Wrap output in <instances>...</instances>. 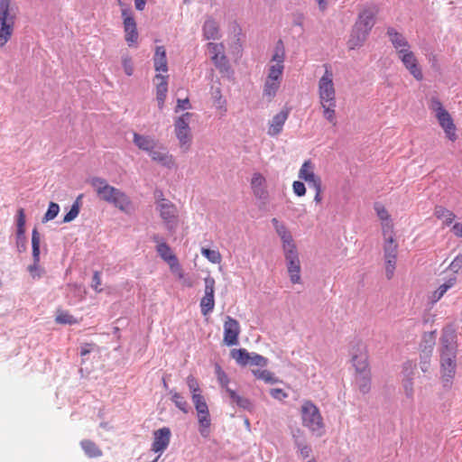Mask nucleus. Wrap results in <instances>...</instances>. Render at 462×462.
<instances>
[{"instance_id": "1", "label": "nucleus", "mask_w": 462, "mask_h": 462, "mask_svg": "<svg viewBox=\"0 0 462 462\" xmlns=\"http://www.w3.org/2000/svg\"><path fill=\"white\" fill-rule=\"evenodd\" d=\"M457 333L452 325L445 326L439 338V373L440 382L445 391H449L457 368Z\"/></svg>"}, {"instance_id": "2", "label": "nucleus", "mask_w": 462, "mask_h": 462, "mask_svg": "<svg viewBox=\"0 0 462 462\" xmlns=\"http://www.w3.org/2000/svg\"><path fill=\"white\" fill-rule=\"evenodd\" d=\"M99 199L114 205L121 211H126L131 205L129 197L121 189L109 185L106 179L93 177L89 180Z\"/></svg>"}, {"instance_id": "3", "label": "nucleus", "mask_w": 462, "mask_h": 462, "mask_svg": "<svg viewBox=\"0 0 462 462\" xmlns=\"http://www.w3.org/2000/svg\"><path fill=\"white\" fill-rule=\"evenodd\" d=\"M302 425L313 434L320 437L325 427L319 408L311 402L305 401L300 409Z\"/></svg>"}, {"instance_id": "4", "label": "nucleus", "mask_w": 462, "mask_h": 462, "mask_svg": "<svg viewBox=\"0 0 462 462\" xmlns=\"http://www.w3.org/2000/svg\"><path fill=\"white\" fill-rule=\"evenodd\" d=\"M15 17L11 0H0V47H4L11 39Z\"/></svg>"}, {"instance_id": "5", "label": "nucleus", "mask_w": 462, "mask_h": 462, "mask_svg": "<svg viewBox=\"0 0 462 462\" xmlns=\"http://www.w3.org/2000/svg\"><path fill=\"white\" fill-rule=\"evenodd\" d=\"M230 355L241 366L265 367L268 365V359L266 357L254 352L250 353L245 348L232 349Z\"/></svg>"}, {"instance_id": "6", "label": "nucleus", "mask_w": 462, "mask_h": 462, "mask_svg": "<svg viewBox=\"0 0 462 462\" xmlns=\"http://www.w3.org/2000/svg\"><path fill=\"white\" fill-rule=\"evenodd\" d=\"M191 116V113L186 112L176 118L174 123L176 137L184 152L189 149L191 143V134L189 125Z\"/></svg>"}, {"instance_id": "7", "label": "nucleus", "mask_w": 462, "mask_h": 462, "mask_svg": "<svg viewBox=\"0 0 462 462\" xmlns=\"http://www.w3.org/2000/svg\"><path fill=\"white\" fill-rule=\"evenodd\" d=\"M319 96L320 104L336 102V91L333 83V72L330 67L325 65L324 75L319 81Z\"/></svg>"}, {"instance_id": "8", "label": "nucleus", "mask_w": 462, "mask_h": 462, "mask_svg": "<svg viewBox=\"0 0 462 462\" xmlns=\"http://www.w3.org/2000/svg\"><path fill=\"white\" fill-rule=\"evenodd\" d=\"M351 362L356 369V373L362 374L370 372L368 366V356L365 347L361 342H357L351 347Z\"/></svg>"}, {"instance_id": "9", "label": "nucleus", "mask_w": 462, "mask_h": 462, "mask_svg": "<svg viewBox=\"0 0 462 462\" xmlns=\"http://www.w3.org/2000/svg\"><path fill=\"white\" fill-rule=\"evenodd\" d=\"M158 208L160 216L166 225V228L171 233L175 232L177 227V208L175 205L162 199L158 204Z\"/></svg>"}, {"instance_id": "10", "label": "nucleus", "mask_w": 462, "mask_h": 462, "mask_svg": "<svg viewBox=\"0 0 462 462\" xmlns=\"http://www.w3.org/2000/svg\"><path fill=\"white\" fill-rule=\"evenodd\" d=\"M290 280L293 284L300 282V263L296 248L284 251Z\"/></svg>"}, {"instance_id": "11", "label": "nucleus", "mask_w": 462, "mask_h": 462, "mask_svg": "<svg viewBox=\"0 0 462 462\" xmlns=\"http://www.w3.org/2000/svg\"><path fill=\"white\" fill-rule=\"evenodd\" d=\"M205 283V295L200 300L201 313L206 316L214 310L215 307V279L211 276H207L204 279Z\"/></svg>"}, {"instance_id": "12", "label": "nucleus", "mask_w": 462, "mask_h": 462, "mask_svg": "<svg viewBox=\"0 0 462 462\" xmlns=\"http://www.w3.org/2000/svg\"><path fill=\"white\" fill-rule=\"evenodd\" d=\"M239 334V322L236 319L226 316L224 322V343L229 346L237 345Z\"/></svg>"}, {"instance_id": "13", "label": "nucleus", "mask_w": 462, "mask_h": 462, "mask_svg": "<svg viewBox=\"0 0 462 462\" xmlns=\"http://www.w3.org/2000/svg\"><path fill=\"white\" fill-rule=\"evenodd\" d=\"M399 56L405 68L417 79L421 80L423 78L420 68L418 66V60L412 51L402 49L398 51Z\"/></svg>"}, {"instance_id": "14", "label": "nucleus", "mask_w": 462, "mask_h": 462, "mask_svg": "<svg viewBox=\"0 0 462 462\" xmlns=\"http://www.w3.org/2000/svg\"><path fill=\"white\" fill-rule=\"evenodd\" d=\"M122 16L124 18V29L125 32V41L129 46L137 42L138 32L134 18L132 16L128 9L122 10Z\"/></svg>"}, {"instance_id": "15", "label": "nucleus", "mask_w": 462, "mask_h": 462, "mask_svg": "<svg viewBox=\"0 0 462 462\" xmlns=\"http://www.w3.org/2000/svg\"><path fill=\"white\" fill-rule=\"evenodd\" d=\"M40 243H41V235L38 232L37 228H34L32 232V264L28 266V271L32 274V278L41 277V273L39 271V263H40Z\"/></svg>"}, {"instance_id": "16", "label": "nucleus", "mask_w": 462, "mask_h": 462, "mask_svg": "<svg viewBox=\"0 0 462 462\" xmlns=\"http://www.w3.org/2000/svg\"><path fill=\"white\" fill-rule=\"evenodd\" d=\"M154 439L152 445V450L155 453H162L169 446L171 440V430L167 427H163L155 430Z\"/></svg>"}, {"instance_id": "17", "label": "nucleus", "mask_w": 462, "mask_h": 462, "mask_svg": "<svg viewBox=\"0 0 462 462\" xmlns=\"http://www.w3.org/2000/svg\"><path fill=\"white\" fill-rule=\"evenodd\" d=\"M290 112L291 108L285 106L273 117L268 130L271 136H276L282 133Z\"/></svg>"}, {"instance_id": "18", "label": "nucleus", "mask_w": 462, "mask_h": 462, "mask_svg": "<svg viewBox=\"0 0 462 462\" xmlns=\"http://www.w3.org/2000/svg\"><path fill=\"white\" fill-rule=\"evenodd\" d=\"M436 117L439 125L443 128L447 137L451 141H455L457 139L456 125L450 114L446 110L436 115Z\"/></svg>"}, {"instance_id": "19", "label": "nucleus", "mask_w": 462, "mask_h": 462, "mask_svg": "<svg viewBox=\"0 0 462 462\" xmlns=\"http://www.w3.org/2000/svg\"><path fill=\"white\" fill-rule=\"evenodd\" d=\"M299 177L304 180L310 188H317L321 186V180L313 172V167L310 161L305 162L299 173Z\"/></svg>"}, {"instance_id": "20", "label": "nucleus", "mask_w": 462, "mask_h": 462, "mask_svg": "<svg viewBox=\"0 0 462 462\" xmlns=\"http://www.w3.org/2000/svg\"><path fill=\"white\" fill-rule=\"evenodd\" d=\"M369 32L367 30L360 27L357 24H354L349 40L347 42L348 48L350 50H354L357 47H360L366 41Z\"/></svg>"}, {"instance_id": "21", "label": "nucleus", "mask_w": 462, "mask_h": 462, "mask_svg": "<svg viewBox=\"0 0 462 462\" xmlns=\"http://www.w3.org/2000/svg\"><path fill=\"white\" fill-rule=\"evenodd\" d=\"M265 184V179L261 173H254L253 175L252 180H251V187L254 192V195L263 200V202L266 201L268 198V192L265 189L264 187Z\"/></svg>"}, {"instance_id": "22", "label": "nucleus", "mask_w": 462, "mask_h": 462, "mask_svg": "<svg viewBox=\"0 0 462 462\" xmlns=\"http://www.w3.org/2000/svg\"><path fill=\"white\" fill-rule=\"evenodd\" d=\"M375 23V11L372 8L364 9L358 15L356 24L370 32Z\"/></svg>"}, {"instance_id": "23", "label": "nucleus", "mask_w": 462, "mask_h": 462, "mask_svg": "<svg viewBox=\"0 0 462 462\" xmlns=\"http://www.w3.org/2000/svg\"><path fill=\"white\" fill-rule=\"evenodd\" d=\"M154 79L160 80L156 86V100L158 102L159 108L162 109L168 92L167 77L162 76V74H156Z\"/></svg>"}, {"instance_id": "24", "label": "nucleus", "mask_w": 462, "mask_h": 462, "mask_svg": "<svg viewBox=\"0 0 462 462\" xmlns=\"http://www.w3.org/2000/svg\"><path fill=\"white\" fill-rule=\"evenodd\" d=\"M154 69L159 72L168 71L166 51L163 46H156L153 56Z\"/></svg>"}, {"instance_id": "25", "label": "nucleus", "mask_w": 462, "mask_h": 462, "mask_svg": "<svg viewBox=\"0 0 462 462\" xmlns=\"http://www.w3.org/2000/svg\"><path fill=\"white\" fill-rule=\"evenodd\" d=\"M133 142L140 150L147 152L157 147V143L153 138L137 133H134Z\"/></svg>"}, {"instance_id": "26", "label": "nucleus", "mask_w": 462, "mask_h": 462, "mask_svg": "<svg viewBox=\"0 0 462 462\" xmlns=\"http://www.w3.org/2000/svg\"><path fill=\"white\" fill-rule=\"evenodd\" d=\"M199 420V432L203 438H208L210 434L211 419L209 411L197 412Z\"/></svg>"}, {"instance_id": "27", "label": "nucleus", "mask_w": 462, "mask_h": 462, "mask_svg": "<svg viewBox=\"0 0 462 462\" xmlns=\"http://www.w3.org/2000/svg\"><path fill=\"white\" fill-rule=\"evenodd\" d=\"M156 252L171 267L178 263L176 255L172 254L171 247L166 243H159L156 245Z\"/></svg>"}, {"instance_id": "28", "label": "nucleus", "mask_w": 462, "mask_h": 462, "mask_svg": "<svg viewBox=\"0 0 462 462\" xmlns=\"http://www.w3.org/2000/svg\"><path fill=\"white\" fill-rule=\"evenodd\" d=\"M148 153L152 161L157 162L163 166L170 167L172 163L171 155H170L164 148H160L158 150L154 148L152 149V151H150Z\"/></svg>"}, {"instance_id": "29", "label": "nucleus", "mask_w": 462, "mask_h": 462, "mask_svg": "<svg viewBox=\"0 0 462 462\" xmlns=\"http://www.w3.org/2000/svg\"><path fill=\"white\" fill-rule=\"evenodd\" d=\"M226 393L228 394L231 401L235 402L239 408L246 411L253 410L254 405L248 398L238 395L236 391L230 388H226Z\"/></svg>"}, {"instance_id": "30", "label": "nucleus", "mask_w": 462, "mask_h": 462, "mask_svg": "<svg viewBox=\"0 0 462 462\" xmlns=\"http://www.w3.org/2000/svg\"><path fill=\"white\" fill-rule=\"evenodd\" d=\"M80 447L83 449L87 457L93 458L98 457L103 455L100 448L90 439H83L80 441Z\"/></svg>"}, {"instance_id": "31", "label": "nucleus", "mask_w": 462, "mask_h": 462, "mask_svg": "<svg viewBox=\"0 0 462 462\" xmlns=\"http://www.w3.org/2000/svg\"><path fill=\"white\" fill-rule=\"evenodd\" d=\"M203 34L207 40H216L218 38V24L213 19H208L203 24Z\"/></svg>"}, {"instance_id": "32", "label": "nucleus", "mask_w": 462, "mask_h": 462, "mask_svg": "<svg viewBox=\"0 0 462 462\" xmlns=\"http://www.w3.org/2000/svg\"><path fill=\"white\" fill-rule=\"evenodd\" d=\"M387 35L389 36L390 41L395 49L400 47H410L409 42L405 37L402 33L398 32L394 28H388Z\"/></svg>"}, {"instance_id": "33", "label": "nucleus", "mask_w": 462, "mask_h": 462, "mask_svg": "<svg viewBox=\"0 0 462 462\" xmlns=\"http://www.w3.org/2000/svg\"><path fill=\"white\" fill-rule=\"evenodd\" d=\"M281 82L267 79L264 82L263 96L267 98L268 102H271L276 96V93L280 88Z\"/></svg>"}, {"instance_id": "34", "label": "nucleus", "mask_w": 462, "mask_h": 462, "mask_svg": "<svg viewBox=\"0 0 462 462\" xmlns=\"http://www.w3.org/2000/svg\"><path fill=\"white\" fill-rule=\"evenodd\" d=\"M356 383L359 391L365 394L368 393L371 389V373L357 374L356 377Z\"/></svg>"}, {"instance_id": "35", "label": "nucleus", "mask_w": 462, "mask_h": 462, "mask_svg": "<svg viewBox=\"0 0 462 462\" xmlns=\"http://www.w3.org/2000/svg\"><path fill=\"white\" fill-rule=\"evenodd\" d=\"M84 195L79 194L74 203L72 204L69 211L63 217V223H69L72 220H74L79 214L80 207H81V200L83 199Z\"/></svg>"}, {"instance_id": "36", "label": "nucleus", "mask_w": 462, "mask_h": 462, "mask_svg": "<svg viewBox=\"0 0 462 462\" xmlns=\"http://www.w3.org/2000/svg\"><path fill=\"white\" fill-rule=\"evenodd\" d=\"M276 233L282 241L284 251L290 250L291 248H296L292 236L287 230L285 226H280V229H278Z\"/></svg>"}, {"instance_id": "37", "label": "nucleus", "mask_w": 462, "mask_h": 462, "mask_svg": "<svg viewBox=\"0 0 462 462\" xmlns=\"http://www.w3.org/2000/svg\"><path fill=\"white\" fill-rule=\"evenodd\" d=\"M398 245L394 242L393 237L386 239L383 246L385 260L395 259L397 257Z\"/></svg>"}, {"instance_id": "38", "label": "nucleus", "mask_w": 462, "mask_h": 462, "mask_svg": "<svg viewBox=\"0 0 462 462\" xmlns=\"http://www.w3.org/2000/svg\"><path fill=\"white\" fill-rule=\"evenodd\" d=\"M456 281H457L456 278H450L445 283L441 284L433 292V295H432L433 301L439 300L443 297V295L447 292V291L454 286V284L456 283Z\"/></svg>"}, {"instance_id": "39", "label": "nucleus", "mask_w": 462, "mask_h": 462, "mask_svg": "<svg viewBox=\"0 0 462 462\" xmlns=\"http://www.w3.org/2000/svg\"><path fill=\"white\" fill-rule=\"evenodd\" d=\"M170 394H171V401L174 402L176 407H178L184 413H188L189 407L185 398L180 393L172 390L170 391Z\"/></svg>"}, {"instance_id": "40", "label": "nucleus", "mask_w": 462, "mask_h": 462, "mask_svg": "<svg viewBox=\"0 0 462 462\" xmlns=\"http://www.w3.org/2000/svg\"><path fill=\"white\" fill-rule=\"evenodd\" d=\"M324 111V117L334 125H336V117H335V107H336V102H328L321 104Z\"/></svg>"}, {"instance_id": "41", "label": "nucleus", "mask_w": 462, "mask_h": 462, "mask_svg": "<svg viewBox=\"0 0 462 462\" xmlns=\"http://www.w3.org/2000/svg\"><path fill=\"white\" fill-rule=\"evenodd\" d=\"M432 352L430 349H421L420 367L423 373H427L430 368V357Z\"/></svg>"}, {"instance_id": "42", "label": "nucleus", "mask_w": 462, "mask_h": 462, "mask_svg": "<svg viewBox=\"0 0 462 462\" xmlns=\"http://www.w3.org/2000/svg\"><path fill=\"white\" fill-rule=\"evenodd\" d=\"M283 68L284 67H283L282 63H276L275 65H272L269 68V73L267 76V79L281 82Z\"/></svg>"}, {"instance_id": "43", "label": "nucleus", "mask_w": 462, "mask_h": 462, "mask_svg": "<svg viewBox=\"0 0 462 462\" xmlns=\"http://www.w3.org/2000/svg\"><path fill=\"white\" fill-rule=\"evenodd\" d=\"M285 57V49L283 42L280 39L277 41L274 48V53L273 55L272 60L276 61L277 63H283Z\"/></svg>"}, {"instance_id": "44", "label": "nucleus", "mask_w": 462, "mask_h": 462, "mask_svg": "<svg viewBox=\"0 0 462 462\" xmlns=\"http://www.w3.org/2000/svg\"><path fill=\"white\" fill-rule=\"evenodd\" d=\"M60 212V206L56 202H50L48 209L42 217V223L54 219Z\"/></svg>"}, {"instance_id": "45", "label": "nucleus", "mask_w": 462, "mask_h": 462, "mask_svg": "<svg viewBox=\"0 0 462 462\" xmlns=\"http://www.w3.org/2000/svg\"><path fill=\"white\" fill-rule=\"evenodd\" d=\"M252 372L257 379L263 380L265 383H274L277 382V380L274 378L273 374L268 370L256 369L253 370Z\"/></svg>"}, {"instance_id": "46", "label": "nucleus", "mask_w": 462, "mask_h": 462, "mask_svg": "<svg viewBox=\"0 0 462 462\" xmlns=\"http://www.w3.org/2000/svg\"><path fill=\"white\" fill-rule=\"evenodd\" d=\"M201 254L212 263H219L221 262V254L217 250H212L209 248H202Z\"/></svg>"}, {"instance_id": "47", "label": "nucleus", "mask_w": 462, "mask_h": 462, "mask_svg": "<svg viewBox=\"0 0 462 462\" xmlns=\"http://www.w3.org/2000/svg\"><path fill=\"white\" fill-rule=\"evenodd\" d=\"M56 323L58 324H76L78 323V320L76 318H74L72 315H70L69 312L66 311H60L55 319Z\"/></svg>"}, {"instance_id": "48", "label": "nucleus", "mask_w": 462, "mask_h": 462, "mask_svg": "<svg viewBox=\"0 0 462 462\" xmlns=\"http://www.w3.org/2000/svg\"><path fill=\"white\" fill-rule=\"evenodd\" d=\"M422 342L424 343V346L422 349H430L432 352L433 346H435L436 343V330L424 333L422 337Z\"/></svg>"}, {"instance_id": "49", "label": "nucleus", "mask_w": 462, "mask_h": 462, "mask_svg": "<svg viewBox=\"0 0 462 462\" xmlns=\"http://www.w3.org/2000/svg\"><path fill=\"white\" fill-rule=\"evenodd\" d=\"M192 401L195 406L197 412L208 411V404L201 394H194L192 396Z\"/></svg>"}, {"instance_id": "50", "label": "nucleus", "mask_w": 462, "mask_h": 462, "mask_svg": "<svg viewBox=\"0 0 462 462\" xmlns=\"http://www.w3.org/2000/svg\"><path fill=\"white\" fill-rule=\"evenodd\" d=\"M122 65L124 68V71L127 76H132L134 73V64L132 58L128 55L122 56Z\"/></svg>"}, {"instance_id": "51", "label": "nucleus", "mask_w": 462, "mask_h": 462, "mask_svg": "<svg viewBox=\"0 0 462 462\" xmlns=\"http://www.w3.org/2000/svg\"><path fill=\"white\" fill-rule=\"evenodd\" d=\"M16 247L18 252H25L27 249V239L25 232H16Z\"/></svg>"}, {"instance_id": "52", "label": "nucleus", "mask_w": 462, "mask_h": 462, "mask_svg": "<svg viewBox=\"0 0 462 462\" xmlns=\"http://www.w3.org/2000/svg\"><path fill=\"white\" fill-rule=\"evenodd\" d=\"M188 387L192 394H200V388L198 380L193 375H189L187 378Z\"/></svg>"}, {"instance_id": "53", "label": "nucleus", "mask_w": 462, "mask_h": 462, "mask_svg": "<svg viewBox=\"0 0 462 462\" xmlns=\"http://www.w3.org/2000/svg\"><path fill=\"white\" fill-rule=\"evenodd\" d=\"M17 218H16V226L17 230L16 232H25V213L23 208H19L17 210Z\"/></svg>"}, {"instance_id": "54", "label": "nucleus", "mask_w": 462, "mask_h": 462, "mask_svg": "<svg viewBox=\"0 0 462 462\" xmlns=\"http://www.w3.org/2000/svg\"><path fill=\"white\" fill-rule=\"evenodd\" d=\"M212 60L216 67L219 69H226L228 65V60L224 53H221L220 55L216 53V55H213Z\"/></svg>"}, {"instance_id": "55", "label": "nucleus", "mask_w": 462, "mask_h": 462, "mask_svg": "<svg viewBox=\"0 0 462 462\" xmlns=\"http://www.w3.org/2000/svg\"><path fill=\"white\" fill-rule=\"evenodd\" d=\"M96 345L93 343H83L80 345V356H81V364L86 362L85 356L92 352L95 348Z\"/></svg>"}, {"instance_id": "56", "label": "nucleus", "mask_w": 462, "mask_h": 462, "mask_svg": "<svg viewBox=\"0 0 462 462\" xmlns=\"http://www.w3.org/2000/svg\"><path fill=\"white\" fill-rule=\"evenodd\" d=\"M430 108L435 112V116L440 114L442 111H446L442 103L437 97L430 99Z\"/></svg>"}, {"instance_id": "57", "label": "nucleus", "mask_w": 462, "mask_h": 462, "mask_svg": "<svg viewBox=\"0 0 462 462\" xmlns=\"http://www.w3.org/2000/svg\"><path fill=\"white\" fill-rule=\"evenodd\" d=\"M293 192L299 196H304L306 193V187L305 184L301 181L295 180L292 184Z\"/></svg>"}, {"instance_id": "58", "label": "nucleus", "mask_w": 462, "mask_h": 462, "mask_svg": "<svg viewBox=\"0 0 462 462\" xmlns=\"http://www.w3.org/2000/svg\"><path fill=\"white\" fill-rule=\"evenodd\" d=\"M386 266H385V274L388 280L392 279L393 275V272L395 270V264L396 260L391 259V260H385Z\"/></svg>"}, {"instance_id": "59", "label": "nucleus", "mask_w": 462, "mask_h": 462, "mask_svg": "<svg viewBox=\"0 0 462 462\" xmlns=\"http://www.w3.org/2000/svg\"><path fill=\"white\" fill-rule=\"evenodd\" d=\"M403 388H404L406 396L408 398H412V396H413V383H412L411 377H408L404 380Z\"/></svg>"}, {"instance_id": "60", "label": "nucleus", "mask_w": 462, "mask_h": 462, "mask_svg": "<svg viewBox=\"0 0 462 462\" xmlns=\"http://www.w3.org/2000/svg\"><path fill=\"white\" fill-rule=\"evenodd\" d=\"M461 268H462V254H458L457 256L455 257V259L449 264V269L454 273H457Z\"/></svg>"}, {"instance_id": "61", "label": "nucleus", "mask_w": 462, "mask_h": 462, "mask_svg": "<svg viewBox=\"0 0 462 462\" xmlns=\"http://www.w3.org/2000/svg\"><path fill=\"white\" fill-rule=\"evenodd\" d=\"M101 285V279L99 272L96 271L92 277L91 287L97 292H100L102 289L99 288Z\"/></svg>"}, {"instance_id": "62", "label": "nucleus", "mask_w": 462, "mask_h": 462, "mask_svg": "<svg viewBox=\"0 0 462 462\" xmlns=\"http://www.w3.org/2000/svg\"><path fill=\"white\" fill-rule=\"evenodd\" d=\"M217 374H218V381H219L220 385L223 388H225L226 390V388H229L227 386V384L229 383V379H228L227 375L223 371H221L220 366H217Z\"/></svg>"}, {"instance_id": "63", "label": "nucleus", "mask_w": 462, "mask_h": 462, "mask_svg": "<svg viewBox=\"0 0 462 462\" xmlns=\"http://www.w3.org/2000/svg\"><path fill=\"white\" fill-rule=\"evenodd\" d=\"M208 51L213 53L214 55H216V53H217L218 55H220L221 53H223V49H224V46L223 44H218V43H214V42H209L208 44Z\"/></svg>"}, {"instance_id": "64", "label": "nucleus", "mask_w": 462, "mask_h": 462, "mask_svg": "<svg viewBox=\"0 0 462 462\" xmlns=\"http://www.w3.org/2000/svg\"><path fill=\"white\" fill-rule=\"evenodd\" d=\"M450 210L447 209L442 206H436L434 209V215L437 218H444L447 217Z\"/></svg>"}]
</instances>
